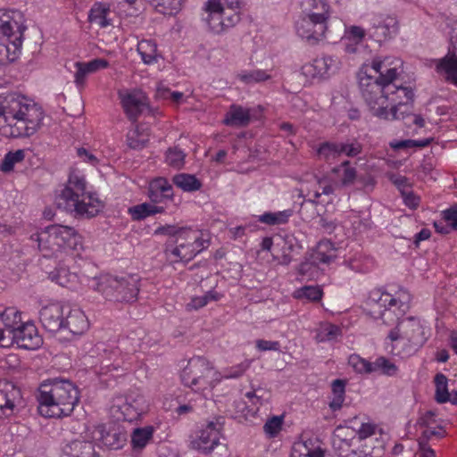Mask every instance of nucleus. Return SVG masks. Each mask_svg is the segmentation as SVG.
Returning a JSON list of instances; mask_svg holds the SVG:
<instances>
[{
    "instance_id": "24",
    "label": "nucleus",
    "mask_w": 457,
    "mask_h": 457,
    "mask_svg": "<svg viewBox=\"0 0 457 457\" xmlns=\"http://www.w3.org/2000/svg\"><path fill=\"white\" fill-rule=\"evenodd\" d=\"M64 314L62 329H67L73 335H81L87 330L89 322L87 316L80 309H70L68 312Z\"/></svg>"
},
{
    "instance_id": "64",
    "label": "nucleus",
    "mask_w": 457,
    "mask_h": 457,
    "mask_svg": "<svg viewBox=\"0 0 457 457\" xmlns=\"http://www.w3.org/2000/svg\"><path fill=\"white\" fill-rule=\"evenodd\" d=\"M443 218L448 226L457 230V207H451L444 211Z\"/></svg>"
},
{
    "instance_id": "14",
    "label": "nucleus",
    "mask_w": 457,
    "mask_h": 457,
    "mask_svg": "<svg viewBox=\"0 0 457 457\" xmlns=\"http://www.w3.org/2000/svg\"><path fill=\"white\" fill-rule=\"evenodd\" d=\"M450 44L453 51L439 59H433L431 66H434L436 71L440 76L444 77L445 80L448 83L453 84L457 87V31L453 30L450 37Z\"/></svg>"
},
{
    "instance_id": "56",
    "label": "nucleus",
    "mask_w": 457,
    "mask_h": 457,
    "mask_svg": "<svg viewBox=\"0 0 457 457\" xmlns=\"http://www.w3.org/2000/svg\"><path fill=\"white\" fill-rule=\"evenodd\" d=\"M250 361H245L239 364L230 367L220 373L221 379L237 378L241 377L250 367Z\"/></svg>"
},
{
    "instance_id": "57",
    "label": "nucleus",
    "mask_w": 457,
    "mask_h": 457,
    "mask_svg": "<svg viewBox=\"0 0 457 457\" xmlns=\"http://www.w3.org/2000/svg\"><path fill=\"white\" fill-rule=\"evenodd\" d=\"M186 154L179 149L174 147L170 148L166 152V162L177 169H179L183 166L185 162Z\"/></svg>"
},
{
    "instance_id": "47",
    "label": "nucleus",
    "mask_w": 457,
    "mask_h": 457,
    "mask_svg": "<svg viewBox=\"0 0 457 457\" xmlns=\"http://www.w3.org/2000/svg\"><path fill=\"white\" fill-rule=\"evenodd\" d=\"M397 366L384 356H380L372 362V373L380 372L386 376H395L397 374Z\"/></svg>"
},
{
    "instance_id": "26",
    "label": "nucleus",
    "mask_w": 457,
    "mask_h": 457,
    "mask_svg": "<svg viewBox=\"0 0 457 457\" xmlns=\"http://www.w3.org/2000/svg\"><path fill=\"white\" fill-rule=\"evenodd\" d=\"M205 11L207 12L205 21L212 32L220 34L228 29L223 19L222 10L218 7V4L208 0L205 4Z\"/></svg>"
},
{
    "instance_id": "7",
    "label": "nucleus",
    "mask_w": 457,
    "mask_h": 457,
    "mask_svg": "<svg viewBox=\"0 0 457 457\" xmlns=\"http://www.w3.org/2000/svg\"><path fill=\"white\" fill-rule=\"evenodd\" d=\"M429 337V327L420 318L413 316L398 320L396 326L387 335L392 351L403 357L416 353Z\"/></svg>"
},
{
    "instance_id": "11",
    "label": "nucleus",
    "mask_w": 457,
    "mask_h": 457,
    "mask_svg": "<svg viewBox=\"0 0 457 457\" xmlns=\"http://www.w3.org/2000/svg\"><path fill=\"white\" fill-rule=\"evenodd\" d=\"M411 300V294L405 289H399L395 295L378 289L373 290L369 297V303L372 309L384 308L375 318H380L386 325L394 323L407 312Z\"/></svg>"
},
{
    "instance_id": "6",
    "label": "nucleus",
    "mask_w": 457,
    "mask_h": 457,
    "mask_svg": "<svg viewBox=\"0 0 457 457\" xmlns=\"http://www.w3.org/2000/svg\"><path fill=\"white\" fill-rule=\"evenodd\" d=\"M140 277L137 274H101L87 279V287L100 294L105 300L132 303L139 293Z\"/></svg>"
},
{
    "instance_id": "34",
    "label": "nucleus",
    "mask_w": 457,
    "mask_h": 457,
    "mask_svg": "<svg viewBox=\"0 0 457 457\" xmlns=\"http://www.w3.org/2000/svg\"><path fill=\"white\" fill-rule=\"evenodd\" d=\"M154 431V429L152 426L135 428L131 434L132 449L134 451L144 449L152 440Z\"/></svg>"
},
{
    "instance_id": "52",
    "label": "nucleus",
    "mask_w": 457,
    "mask_h": 457,
    "mask_svg": "<svg viewBox=\"0 0 457 457\" xmlns=\"http://www.w3.org/2000/svg\"><path fill=\"white\" fill-rule=\"evenodd\" d=\"M339 24L344 27L345 29L343 37L344 41L353 42L355 45H359L362 42L366 35L364 29L359 26H350L346 28L341 21H339Z\"/></svg>"
},
{
    "instance_id": "51",
    "label": "nucleus",
    "mask_w": 457,
    "mask_h": 457,
    "mask_svg": "<svg viewBox=\"0 0 457 457\" xmlns=\"http://www.w3.org/2000/svg\"><path fill=\"white\" fill-rule=\"evenodd\" d=\"M101 440L104 445L111 449H119L122 447L126 441L125 435L116 431H108L101 436Z\"/></svg>"
},
{
    "instance_id": "9",
    "label": "nucleus",
    "mask_w": 457,
    "mask_h": 457,
    "mask_svg": "<svg viewBox=\"0 0 457 457\" xmlns=\"http://www.w3.org/2000/svg\"><path fill=\"white\" fill-rule=\"evenodd\" d=\"M162 229L171 235L169 251L174 262H187L210 245L209 236L202 231L187 228L175 229L171 227Z\"/></svg>"
},
{
    "instance_id": "46",
    "label": "nucleus",
    "mask_w": 457,
    "mask_h": 457,
    "mask_svg": "<svg viewBox=\"0 0 457 457\" xmlns=\"http://www.w3.org/2000/svg\"><path fill=\"white\" fill-rule=\"evenodd\" d=\"M292 210H284L277 212H265L259 217V221L268 225H280L288 221L292 216Z\"/></svg>"
},
{
    "instance_id": "20",
    "label": "nucleus",
    "mask_w": 457,
    "mask_h": 457,
    "mask_svg": "<svg viewBox=\"0 0 457 457\" xmlns=\"http://www.w3.org/2000/svg\"><path fill=\"white\" fill-rule=\"evenodd\" d=\"M39 320L49 332H57L63 328L64 308L60 303H51L41 308Z\"/></svg>"
},
{
    "instance_id": "59",
    "label": "nucleus",
    "mask_w": 457,
    "mask_h": 457,
    "mask_svg": "<svg viewBox=\"0 0 457 457\" xmlns=\"http://www.w3.org/2000/svg\"><path fill=\"white\" fill-rule=\"evenodd\" d=\"M282 428V419L278 417H273L267 420L263 426V431L269 437L276 436Z\"/></svg>"
},
{
    "instance_id": "29",
    "label": "nucleus",
    "mask_w": 457,
    "mask_h": 457,
    "mask_svg": "<svg viewBox=\"0 0 457 457\" xmlns=\"http://www.w3.org/2000/svg\"><path fill=\"white\" fill-rule=\"evenodd\" d=\"M123 360L120 356V351L118 348L104 350V355L101 361L100 374H109L112 372L123 371Z\"/></svg>"
},
{
    "instance_id": "54",
    "label": "nucleus",
    "mask_w": 457,
    "mask_h": 457,
    "mask_svg": "<svg viewBox=\"0 0 457 457\" xmlns=\"http://www.w3.org/2000/svg\"><path fill=\"white\" fill-rule=\"evenodd\" d=\"M220 297L217 292L211 290L202 296L192 298L191 302L187 303V308L190 310H197L205 306L210 301H218Z\"/></svg>"
},
{
    "instance_id": "21",
    "label": "nucleus",
    "mask_w": 457,
    "mask_h": 457,
    "mask_svg": "<svg viewBox=\"0 0 457 457\" xmlns=\"http://www.w3.org/2000/svg\"><path fill=\"white\" fill-rule=\"evenodd\" d=\"M22 323L21 312L13 307L5 308L0 312V325L6 346L11 345L12 334L18 330Z\"/></svg>"
},
{
    "instance_id": "61",
    "label": "nucleus",
    "mask_w": 457,
    "mask_h": 457,
    "mask_svg": "<svg viewBox=\"0 0 457 457\" xmlns=\"http://www.w3.org/2000/svg\"><path fill=\"white\" fill-rule=\"evenodd\" d=\"M358 440L353 441V445L347 449L346 452H343L339 454L340 457H370V454L363 450L361 444Z\"/></svg>"
},
{
    "instance_id": "62",
    "label": "nucleus",
    "mask_w": 457,
    "mask_h": 457,
    "mask_svg": "<svg viewBox=\"0 0 457 457\" xmlns=\"http://www.w3.org/2000/svg\"><path fill=\"white\" fill-rule=\"evenodd\" d=\"M77 156L84 162H87L94 167L99 163V159L94 154V153L85 147H79L76 150Z\"/></svg>"
},
{
    "instance_id": "8",
    "label": "nucleus",
    "mask_w": 457,
    "mask_h": 457,
    "mask_svg": "<svg viewBox=\"0 0 457 457\" xmlns=\"http://www.w3.org/2000/svg\"><path fill=\"white\" fill-rule=\"evenodd\" d=\"M24 29L21 12L0 10V65L8 64L18 58Z\"/></svg>"
},
{
    "instance_id": "3",
    "label": "nucleus",
    "mask_w": 457,
    "mask_h": 457,
    "mask_svg": "<svg viewBox=\"0 0 457 457\" xmlns=\"http://www.w3.org/2000/svg\"><path fill=\"white\" fill-rule=\"evenodd\" d=\"M57 205L75 218L82 219L93 218L104 208L97 195L87 190L86 176L78 168L70 170L65 187L57 198Z\"/></svg>"
},
{
    "instance_id": "25",
    "label": "nucleus",
    "mask_w": 457,
    "mask_h": 457,
    "mask_svg": "<svg viewBox=\"0 0 457 457\" xmlns=\"http://www.w3.org/2000/svg\"><path fill=\"white\" fill-rule=\"evenodd\" d=\"M356 441L355 428L345 426H337L333 433L332 445L334 449L340 454Z\"/></svg>"
},
{
    "instance_id": "18",
    "label": "nucleus",
    "mask_w": 457,
    "mask_h": 457,
    "mask_svg": "<svg viewBox=\"0 0 457 457\" xmlns=\"http://www.w3.org/2000/svg\"><path fill=\"white\" fill-rule=\"evenodd\" d=\"M42 337L36 326L30 322H23L11 336V345L16 343L19 347L35 350L42 345Z\"/></svg>"
},
{
    "instance_id": "55",
    "label": "nucleus",
    "mask_w": 457,
    "mask_h": 457,
    "mask_svg": "<svg viewBox=\"0 0 457 457\" xmlns=\"http://www.w3.org/2000/svg\"><path fill=\"white\" fill-rule=\"evenodd\" d=\"M148 192L173 195L172 186L162 177L151 180Z\"/></svg>"
},
{
    "instance_id": "19",
    "label": "nucleus",
    "mask_w": 457,
    "mask_h": 457,
    "mask_svg": "<svg viewBox=\"0 0 457 457\" xmlns=\"http://www.w3.org/2000/svg\"><path fill=\"white\" fill-rule=\"evenodd\" d=\"M21 403V390L11 382L0 381V418L12 414Z\"/></svg>"
},
{
    "instance_id": "22",
    "label": "nucleus",
    "mask_w": 457,
    "mask_h": 457,
    "mask_svg": "<svg viewBox=\"0 0 457 457\" xmlns=\"http://www.w3.org/2000/svg\"><path fill=\"white\" fill-rule=\"evenodd\" d=\"M61 457H98V455L93 441L78 438L63 445Z\"/></svg>"
},
{
    "instance_id": "4",
    "label": "nucleus",
    "mask_w": 457,
    "mask_h": 457,
    "mask_svg": "<svg viewBox=\"0 0 457 457\" xmlns=\"http://www.w3.org/2000/svg\"><path fill=\"white\" fill-rule=\"evenodd\" d=\"M37 411L44 418L70 416L79 400L78 388L69 380L42 382L36 393Z\"/></svg>"
},
{
    "instance_id": "39",
    "label": "nucleus",
    "mask_w": 457,
    "mask_h": 457,
    "mask_svg": "<svg viewBox=\"0 0 457 457\" xmlns=\"http://www.w3.org/2000/svg\"><path fill=\"white\" fill-rule=\"evenodd\" d=\"M237 78L244 84L252 85L266 81L271 79V75L269 71L257 69L242 71L237 75Z\"/></svg>"
},
{
    "instance_id": "10",
    "label": "nucleus",
    "mask_w": 457,
    "mask_h": 457,
    "mask_svg": "<svg viewBox=\"0 0 457 457\" xmlns=\"http://www.w3.org/2000/svg\"><path fill=\"white\" fill-rule=\"evenodd\" d=\"M184 386L207 398L214 386L221 380V376L204 357L191 358L180 373Z\"/></svg>"
},
{
    "instance_id": "27",
    "label": "nucleus",
    "mask_w": 457,
    "mask_h": 457,
    "mask_svg": "<svg viewBox=\"0 0 457 457\" xmlns=\"http://www.w3.org/2000/svg\"><path fill=\"white\" fill-rule=\"evenodd\" d=\"M251 120V110L238 104L230 105L223 123L230 127H246Z\"/></svg>"
},
{
    "instance_id": "23",
    "label": "nucleus",
    "mask_w": 457,
    "mask_h": 457,
    "mask_svg": "<svg viewBox=\"0 0 457 457\" xmlns=\"http://www.w3.org/2000/svg\"><path fill=\"white\" fill-rule=\"evenodd\" d=\"M371 36L377 41H385L395 36L398 31V22L395 17H378L374 20Z\"/></svg>"
},
{
    "instance_id": "16",
    "label": "nucleus",
    "mask_w": 457,
    "mask_h": 457,
    "mask_svg": "<svg viewBox=\"0 0 457 457\" xmlns=\"http://www.w3.org/2000/svg\"><path fill=\"white\" fill-rule=\"evenodd\" d=\"M297 34L309 42L316 43L330 33L328 23L302 14L295 25Z\"/></svg>"
},
{
    "instance_id": "41",
    "label": "nucleus",
    "mask_w": 457,
    "mask_h": 457,
    "mask_svg": "<svg viewBox=\"0 0 457 457\" xmlns=\"http://www.w3.org/2000/svg\"><path fill=\"white\" fill-rule=\"evenodd\" d=\"M435 383V399L438 403L449 402L450 394L448 391V378L443 373H437L434 378Z\"/></svg>"
},
{
    "instance_id": "44",
    "label": "nucleus",
    "mask_w": 457,
    "mask_h": 457,
    "mask_svg": "<svg viewBox=\"0 0 457 457\" xmlns=\"http://www.w3.org/2000/svg\"><path fill=\"white\" fill-rule=\"evenodd\" d=\"M25 154L26 152L23 149L8 152L2 160L0 170L4 173L13 170L16 164L23 162Z\"/></svg>"
},
{
    "instance_id": "50",
    "label": "nucleus",
    "mask_w": 457,
    "mask_h": 457,
    "mask_svg": "<svg viewBox=\"0 0 457 457\" xmlns=\"http://www.w3.org/2000/svg\"><path fill=\"white\" fill-rule=\"evenodd\" d=\"M317 154L326 161L336 159L340 156L338 142L322 143L317 149Z\"/></svg>"
},
{
    "instance_id": "43",
    "label": "nucleus",
    "mask_w": 457,
    "mask_h": 457,
    "mask_svg": "<svg viewBox=\"0 0 457 457\" xmlns=\"http://www.w3.org/2000/svg\"><path fill=\"white\" fill-rule=\"evenodd\" d=\"M345 384L341 379H336L332 383V399L329 402V407L336 411L342 408L345 402Z\"/></svg>"
},
{
    "instance_id": "40",
    "label": "nucleus",
    "mask_w": 457,
    "mask_h": 457,
    "mask_svg": "<svg viewBox=\"0 0 457 457\" xmlns=\"http://www.w3.org/2000/svg\"><path fill=\"white\" fill-rule=\"evenodd\" d=\"M173 183L183 191L194 192L201 188V181L195 176L187 173L178 174L173 177Z\"/></svg>"
},
{
    "instance_id": "36",
    "label": "nucleus",
    "mask_w": 457,
    "mask_h": 457,
    "mask_svg": "<svg viewBox=\"0 0 457 457\" xmlns=\"http://www.w3.org/2000/svg\"><path fill=\"white\" fill-rule=\"evenodd\" d=\"M332 172L337 174L340 179L338 186L347 187L352 185L356 179V170L350 166L349 161H345L341 165L332 169Z\"/></svg>"
},
{
    "instance_id": "37",
    "label": "nucleus",
    "mask_w": 457,
    "mask_h": 457,
    "mask_svg": "<svg viewBox=\"0 0 457 457\" xmlns=\"http://www.w3.org/2000/svg\"><path fill=\"white\" fill-rule=\"evenodd\" d=\"M361 446L366 453L370 454V457H381L384 454L385 439L384 436H373L362 439Z\"/></svg>"
},
{
    "instance_id": "32",
    "label": "nucleus",
    "mask_w": 457,
    "mask_h": 457,
    "mask_svg": "<svg viewBox=\"0 0 457 457\" xmlns=\"http://www.w3.org/2000/svg\"><path fill=\"white\" fill-rule=\"evenodd\" d=\"M110 14V6L102 2L95 3L89 10L88 21L97 24L100 28H106L112 25L111 20L108 18Z\"/></svg>"
},
{
    "instance_id": "60",
    "label": "nucleus",
    "mask_w": 457,
    "mask_h": 457,
    "mask_svg": "<svg viewBox=\"0 0 457 457\" xmlns=\"http://www.w3.org/2000/svg\"><path fill=\"white\" fill-rule=\"evenodd\" d=\"M157 95L163 99H170L174 104H179L184 96V94L179 91L171 92L168 87L160 85L157 87Z\"/></svg>"
},
{
    "instance_id": "31",
    "label": "nucleus",
    "mask_w": 457,
    "mask_h": 457,
    "mask_svg": "<svg viewBox=\"0 0 457 457\" xmlns=\"http://www.w3.org/2000/svg\"><path fill=\"white\" fill-rule=\"evenodd\" d=\"M49 278L62 287L75 289L79 283V278L76 272L70 271L66 266L59 265L49 273Z\"/></svg>"
},
{
    "instance_id": "12",
    "label": "nucleus",
    "mask_w": 457,
    "mask_h": 457,
    "mask_svg": "<svg viewBox=\"0 0 457 457\" xmlns=\"http://www.w3.org/2000/svg\"><path fill=\"white\" fill-rule=\"evenodd\" d=\"M144 409L143 396L139 395H117L112 401L110 411L117 420L132 422L137 420Z\"/></svg>"
},
{
    "instance_id": "30",
    "label": "nucleus",
    "mask_w": 457,
    "mask_h": 457,
    "mask_svg": "<svg viewBox=\"0 0 457 457\" xmlns=\"http://www.w3.org/2000/svg\"><path fill=\"white\" fill-rule=\"evenodd\" d=\"M303 14L328 23L329 5L322 0H305L303 3Z\"/></svg>"
},
{
    "instance_id": "45",
    "label": "nucleus",
    "mask_w": 457,
    "mask_h": 457,
    "mask_svg": "<svg viewBox=\"0 0 457 457\" xmlns=\"http://www.w3.org/2000/svg\"><path fill=\"white\" fill-rule=\"evenodd\" d=\"M341 335V329L338 326L331 323L321 324L315 336L318 342H327L336 340Z\"/></svg>"
},
{
    "instance_id": "53",
    "label": "nucleus",
    "mask_w": 457,
    "mask_h": 457,
    "mask_svg": "<svg viewBox=\"0 0 457 457\" xmlns=\"http://www.w3.org/2000/svg\"><path fill=\"white\" fill-rule=\"evenodd\" d=\"M348 364L357 373L360 374H370L372 373V362L361 358L357 354L350 355L348 359Z\"/></svg>"
},
{
    "instance_id": "38",
    "label": "nucleus",
    "mask_w": 457,
    "mask_h": 457,
    "mask_svg": "<svg viewBox=\"0 0 457 457\" xmlns=\"http://www.w3.org/2000/svg\"><path fill=\"white\" fill-rule=\"evenodd\" d=\"M127 141L130 148L142 149L149 141V134L145 129L136 126L128 132Z\"/></svg>"
},
{
    "instance_id": "5",
    "label": "nucleus",
    "mask_w": 457,
    "mask_h": 457,
    "mask_svg": "<svg viewBox=\"0 0 457 457\" xmlns=\"http://www.w3.org/2000/svg\"><path fill=\"white\" fill-rule=\"evenodd\" d=\"M31 239L37 243V247L45 257L73 259L83 250L82 236L71 226L61 224L47 226L33 234Z\"/></svg>"
},
{
    "instance_id": "63",
    "label": "nucleus",
    "mask_w": 457,
    "mask_h": 457,
    "mask_svg": "<svg viewBox=\"0 0 457 457\" xmlns=\"http://www.w3.org/2000/svg\"><path fill=\"white\" fill-rule=\"evenodd\" d=\"M241 10L242 9L228 10V8H222V16L228 29L239 22Z\"/></svg>"
},
{
    "instance_id": "28",
    "label": "nucleus",
    "mask_w": 457,
    "mask_h": 457,
    "mask_svg": "<svg viewBox=\"0 0 457 457\" xmlns=\"http://www.w3.org/2000/svg\"><path fill=\"white\" fill-rule=\"evenodd\" d=\"M290 457H324V451L312 439L299 440L294 443Z\"/></svg>"
},
{
    "instance_id": "33",
    "label": "nucleus",
    "mask_w": 457,
    "mask_h": 457,
    "mask_svg": "<svg viewBox=\"0 0 457 457\" xmlns=\"http://www.w3.org/2000/svg\"><path fill=\"white\" fill-rule=\"evenodd\" d=\"M164 211L165 208L163 206L154 204L153 203H143L130 207L129 213L133 220H140L157 213H162Z\"/></svg>"
},
{
    "instance_id": "35",
    "label": "nucleus",
    "mask_w": 457,
    "mask_h": 457,
    "mask_svg": "<svg viewBox=\"0 0 457 457\" xmlns=\"http://www.w3.org/2000/svg\"><path fill=\"white\" fill-rule=\"evenodd\" d=\"M137 50L145 64L150 65L157 62V45L153 40L139 41Z\"/></svg>"
},
{
    "instance_id": "49",
    "label": "nucleus",
    "mask_w": 457,
    "mask_h": 457,
    "mask_svg": "<svg viewBox=\"0 0 457 457\" xmlns=\"http://www.w3.org/2000/svg\"><path fill=\"white\" fill-rule=\"evenodd\" d=\"M295 298L318 302L323 295L322 289L319 286H305L297 289L294 294Z\"/></svg>"
},
{
    "instance_id": "1",
    "label": "nucleus",
    "mask_w": 457,
    "mask_h": 457,
    "mask_svg": "<svg viewBox=\"0 0 457 457\" xmlns=\"http://www.w3.org/2000/svg\"><path fill=\"white\" fill-rule=\"evenodd\" d=\"M389 57H378L371 63H365L357 73L360 93L374 116L387 118L388 97L386 92L396 91L397 63Z\"/></svg>"
},
{
    "instance_id": "58",
    "label": "nucleus",
    "mask_w": 457,
    "mask_h": 457,
    "mask_svg": "<svg viewBox=\"0 0 457 457\" xmlns=\"http://www.w3.org/2000/svg\"><path fill=\"white\" fill-rule=\"evenodd\" d=\"M340 155L345 154L348 157L357 156L362 149L361 145L357 141L338 142Z\"/></svg>"
},
{
    "instance_id": "42",
    "label": "nucleus",
    "mask_w": 457,
    "mask_h": 457,
    "mask_svg": "<svg viewBox=\"0 0 457 457\" xmlns=\"http://www.w3.org/2000/svg\"><path fill=\"white\" fill-rule=\"evenodd\" d=\"M335 258L334 249L329 241H321L318 245L317 251L312 255L314 264L330 263Z\"/></svg>"
},
{
    "instance_id": "2",
    "label": "nucleus",
    "mask_w": 457,
    "mask_h": 457,
    "mask_svg": "<svg viewBox=\"0 0 457 457\" xmlns=\"http://www.w3.org/2000/svg\"><path fill=\"white\" fill-rule=\"evenodd\" d=\"M42 108L17 93L0 96V135L7 138L29 137L41 127Z\"/></svg>"
},
{
    "instance_id": "13",
    "label": "nucleus",
    "mask_w": 457,
    "mask_h": 457,
    "mask_svg": "<svg viewBox=\"0 0 457 457\" xmlns=\"http://www.w3.org/2000/svg\"><path fill=\"white\" fill-rule=\"evenodd\" d=\"M222 423L210 421L192 437L190 446L201 453L208 454L220 443Z\"/></svg>"
},
{
    "instance_id": "48",
    "label": "nucleus",
    "mask_w": 457,
    "mask_h": 457,
    "mask_svg": "<svg viewBox=\"0 0 457 457\" xmlns=\"http://www.w3.org/2000/svg\"><path fill=\"white\" fill-rule=\"evenodd\" d=\"M356 440L361 442L362 439L372 437L373 436H385L381 428L372 422H362L355 429Z\"/></svg>"
},
{
    "instance_id": "17",
    "label": "nucleus",
    "mask_w": 457,
    "mask_h": 457,
    "mask_svg": "<svg viewBox=\"0 0 457 457\" xmlns=\"http://www.w3.org/2000/svg\"><path fill=\"white\" fill-rule=\"evenodd\" d=\"M395 87L397 91L386 92V95L388 96V108L387 112H393L387 118H383L384 120H399L404 119L403 112H401L398 114V111L404 106L408 109L407 105L413 99V91L411 88L407 87H403L401 85H397L395 82Z\"/></svg>"
},
{
    "instance_id": "15",
    "label": "nucleus",
    "mask_w": 457,
    "mask_h": 457,
    "mask_svg": "<svg viewBox=\"0 0 457 457\" xmlns=\"http://www.w3.org/2000/svg\"><path fill=\"white\" fill-rule=\"evenodd\" d=\"M118 95L126 115L133 122L148 107L147 96L140 89L123 90Z\"/></svg>"
}]
</instances>
